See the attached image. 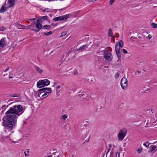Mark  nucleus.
I'll use <instances>...</instances> for the list:
<instances>
[{
    "instance_id": "3c124183",
    "label": "nucleus",
    "mask_w": 157,
    "mask_h": 157,
    "mask_svg": "<svg viewBox=\"0 0 157 157\" xmlns=\"http://www.w3.org/2000/svg\"><path fill=\"white\" fill-rule=\"evenodd\" d=\"M36 18H32L30 19V20H31V21H33V20H36Z\"/></svg>"
},
{
    "instance_id": "e2e57ef3",
    "label": "nucleus",
    "mask_w": 157,
    "mask_h": 157,
    "mask_svg": "<svg viewBox=\"0 0 157 157\" xmlns=\"http://www.w3.org/2000/svg\"><path fill=\"white\" fill-rule=\"evenodd\" d=\"M135 75H136V73H135Z\"/></svg>"
},
{
    "instance_id": "c9c22d12",
    "label": "nucleus",
    "mask_w": 157,
    "mask_h": 157,
    "mask_svg": "<svg viewBox=\"0 0 157 157\" xmlns=\"http://www.w3.org/2000/svg\"><path fill=\"white\" fill-rule=\"evenodd\" d=\"M65 60V59L64 58V56H63V57H62V59L60 60V62L61 63L63 62Z\"/></svg>"
},
{
    "instance_id": "393cba45",
    "label": "nucleus",
    "mask_w": 157,
    "mask_h": 157,
    "mask_svg": "<svg viewBox=\"0 0 157 157\" xmlns=\"http://www.w3.org/2000/svg\"><path fill=\"white\" fill-rule=\"evenodd\" d=\"M10 69V67H8L6 69L4 70V71L2 72L1 74H3L4 73L6 72Z\"/></svg>"
},
{
    "instance_id": "4468645a",
    "label": "nucleus",
    "mask_w": 157,
    "mask_h": 157,
    "mask_svg": "<svg viewBox=\"0 0 157 157\" xmlns=\"http://www.w3.org/2000/svg\"><path fill=\"white\" fill-rule=\"evenodd\" d=\"M45 89H46L45 90V93H51V88H44Z\"/></svg>"
},
{
    "instance_id": "1a4fd4ad",
    "label": "nucleus",
    "mask_w": 157,
    "mask_h": 157,
    "mask_svg": "<svg viewBox=\"0 0 157 157\" xmlns=\"http://www.w3.org/2000/svg\"><path fill=\"white\" fill-rule=\"evenodd\" d=\"M6 41V38L5 37L2 38L0 40V47L3 46Z\"/></svg>"
},
{
    "instance_id": "ddd939ff",
    "label": "nucleus",
    "mask_w": 157,
    "mask_h": 157,
    "mask_svg": "<svg viewBox=\"0 0 157 157\" xmlns=\"http://www.w3.org/2000/svg\"><path fill=\"white\" fill-rule=\"evenodd\" d=\"M35 27L37 29H39L42 28V25L40 23H36Z\"/></svg>"
},
{
    "instance_id": "473e14b6",
    "label": "nucleus",
    "mask_w": 157,
    "mask_h": 157,
    "mask_svg": "<svg viewBox=\"0 0 157 157\" xmlns=\"http://www.w3.org/2000/svg\"><path fill=\"white\" fill-rule=\"evenodd\" d=\"M46 89H45L44 88H42V89H40V90H38V91L39 92H42V91H43V92H44V91H45V90H46Z\"/></svg>"
},
{
    "instance_id": "de8ad7c7",
    "label": "nucleus",
    "mask_w": 157,
    "mask_h": 157,
    "mask_svg": "<svg viewBox=\"0 0 157 157\" xmlns=\"http://www.w3.org/2000/svg\"><path fill=\"white\" fill-rule=\"evenodd\" d=\"M152 37V36H151L150 35H149L148 36V39H150Z\"/></svg>"
},
{
    "instance_id": "5fc2aeb1",
    "label": "nucleus",
    "mask_w": 157,
    "mask_h": 157,
    "mask_svg": "<svg viewBox=\"0 0 157 157\" xmlns=\"http://www.w3.org/2000/svg\"><path fill=\"white\" fill-rule=\"evenodd\" d=\"M13 78V77H12L9 76V78L10 79L12 78Z\"/></svg>"
},
{
    "instance_id": "a19ab883",
    "label": "nucleus",
    "mask_w": 157,
    "mask_h": 157,
    "mask_svg": "<svg viewBox=\"0 0 157 157\" xmlns=\"http://www.w3.org/2000/svg\"><path fill=\"white\" fill-rule=\"evenodd\" d=\"M122 52L124 53H127V51L124 49H122Z\"/></svg>"
},
{
    "instance_id": "0e129e2a",
    "label": "nucleus",
    "mask_w": 157,
    "mask_h": 157,
    "mask_svg": "<svg viewBox=\"0 0 157 157\" xmlns=\"http://www.w3.org/2000/svg\"><path fill=\"white\" fill-rule=\"evenodd\" d=\"M59 157V155H58L57 157ZM54 157H55V156Z\"/></svg>"
},
{
    "instance_id": "f704fd0d",
    "label": "nucleus",
    "mask_w": 157,
    "mask_h": 157,
    "mask_svg": "<svg viewBox=\"0 0 157 157\" xmlns=\"http://www.w3.org/2000/svg\"><path fill=\"white\" fill-rule=\"evenodd\" d=\"M6 105H4L2 106L1 108L2 110H4L6 109Z\"/></svg>"
},
{
    "instance_id": "412c9836",
    "label": "nucleus",
    "mask_w": 157,
    "mask_h": 157,
    "mask_svg": "<svg viewBox=\"0 0 157 157\" xmlns=\"http://www.w3.org/2000/svg\"><path fill=\"white\" fill-rule=\"evenodd\" d=\"M151 26L153 28H157V24L154 23H152L151 24Z\"/></svg>"
},
{
    "instance_id": "0eeeda50",
    "label": "nucleus",
    "mask_w": 157,
    "mask_h": 157,
    "mask_svg": "<svg viewBox=\"0 0 157 157\" xmlns=\"http://www.w3.org/2000/svg\"><path fill=\"white\" fill-rule=\"evenodd\" d=\"M123 42L122 40H120L116 44L115 48L116 52L120 51V50L121 48H122L123 46Z\"/></svg>"
},
{
    "instance_id": "f03ea898",
    "label": "nucleus",
    "mask_w": 157,
    "mask_h": 157,
    "mask_svg": "<svg viewBox=\"0 0 157 157\" xmlns=\"http://www.w3.org/2000/svg\"><path fill=\"white\" fill-rule=\"evenodd\" d=\"M50 81L47 79L40 80L37 82V86L39 88H41L48 85L50 84Z\"/></svg>"
},
{
    "instance_id": "c85d7f7f",
    "label": "nucleus",
    "mask_w": 157,
    "mask_h": 157,
    "mask_svg": "<svg viewBox=\"0 0 157 157\" xmlns=\"http://www.w3.org/2000/svg\"><path fill=\"white\" fill-rule=\"evenodd\" d=\"M156 148V146L155 145H154L151 147V151H153L155 150Z\"/></svg>"
},
{
    "instance_id": "69168bd1",
    "label": "nucleus",
    "mask_w": 157,
    "mask_h": 157,
    "mask_svg": "<svg viewBox=\"0 0 157 157\" xmlns=\"http://www.w3.org/2000/svg\"><path fill=\"white\" fill-rule=\"evenodd\" d=\"M156 82L157 83V81Z\"/></svg>"
},
{
    "instance_id": "6ab92c4d",
    "label": "nucleus",
    "mask_w": 157,
    "mask_h": 157,
    "mask_svg": "<svg viewBox=\"0 0 157 157\" xmlns=\"http://www.w3.org/2000/svg\"><path fill=\"white\" fill-rule=\"evenodd\" d=\"M29 149H26L27 152L26 151L24 152L25 157H27L28 156H29V155L27 154V153H29Z\"/></svg>"
},
{
    "instance_id": "e433bc0d",
    "label": "nucleus",
    "mask_w": 157,
    "mask_h": 157,
    "mask_svg": "<svg viewBox=\"0 0 157 157\" xmlns=\"http://www.w3.org/2000/svg\"><path fill=\"white\" fill-rule=\"evenodd\" d=\"M49 9L48 8H46L44 10L42 9V11L44 12H48L49 11L48 10Z\"/></svg>"
},
{
    "instance_id": "680f3d73",
    "label": "nucleus",
    "mask_w": 157,
    "mask_h": 157,
    "mask_svg": "<svg viewBox=\"0 0 157 157\" xmlns=\"http://www.w3.org/2000/svg\"><path fill=\"white\" fill-rule=\"evenodd\" d=\"M80 94H78V96H80Z\"/></svg>"
},
{
    "instance_id": "7c9ffc66",
    "label": "nucleus",
    "mask_w": 157,
    "mask_h": 157,
    "mask_svg": "<svg viewBox=\"0 0 157 157\" xmlns=\"http://www.w3.org/2000/svg\"><path fill=\"white\" fill-rule=\"evenodd\" d=\"M111 147H112V146L111 144L109 145V148L108 151L106 153V157L107 156V153H108V152L109 151V150H110V149L111 148Z\"/></svg>"
},
{
    "instance_id": "c03bdc74",
    "label": "nucleus",
    "mask_w": 157,
    "mask_h": 157,
    "mask_svg": "<svg viewBox=\"0 0 157 157\" xmlns=\"http://www.w3.org/2000/svg\"><path fill=\"white\" fill-rule=\"evenodd\" d=\"M57 82H54V83L53 85V86L54 87V86H56L57 85Z\"/></svg>"
},
{
    "instance_id": "8fccbe9b",
    "label": "nucleus",
    "mask_w": 157,
    "mask_h": 157,
    "mask_svg": "<svg viewBox=\"0 0 157 157\" xmlns=\"http://www.w3.org/2000/svg\"><path fill=\"white\" fill-rule=\"evenodd\" d=\"M136 72L138 73L139 74H140L141 73V71H136Z\"/></svg>"
},
{
    "instance_id": "4d7b16f0",
    "label": "nucleus",
    "mask_w": 157,
    "mask_h": 157,
    "mask_svg": "<svg viewBox=\"0 0 157 157\" xmlns=\"http://www.w3.org/2000/svg\"><path fill=\"white\" fill-rule=\"evenodd\" d=\"M47 157H52V156L51 155H50L48 156Z\"/></svg>"
},
{
    "instance_id": "9d476101",
    "label": "nucleus",
    "mask_w": 157,
    "mask_h": 157,
    "mask_svg": "<svg viewBox=\"0 0 157 157\" xmlns=\"http://www.w3.org/2000/svg\"><path fill=\"white\" fill-rule=\"evenodd\" d=\"M8 3L9 5V7H13L14 5V0H8Z\"/></svg>"
},
{
    "instance_id": "f8f14e48",
    "label": "nucleus",
    "mask_w": 157,
    "mask_h": 157,
    "mask_svg": "<svg viewBox=\"0 0 157 157\" xmlns=\"http://www.w3.org/2000/svg\"><path fill=\"white\" fill-rule=\"evenodd\" d=\"M34 67L36 70L39 73H41L43 71L39 67L36 66H34Z\"/></svg>"
},
{
    "instance_id": "aec40b11",
    "label": "nucleus",
    "mask_w": 157,
    "mask_h": 157,
    "mask_svg": "<svg viewBox=\"0 0 157 157\" xmlns=\"http://www.w3.org/2000/svg\"><path fill=\"white\" fill-rule=\"evenodd\" d=\"M52 34V31H50L47 33H44V34L47 36H48L50 35H51Z\"/></svg>"
},
{
    "instance_id": "a18cd8bd",
    "label": "nucleus",
    "mask_w": 157,
    "mask_h": 157,
    "mask_svg": "<svg viewBox=\"0 0 157 157\" xmlns=\"http://www.w3.org/2000/svg\"><path fill=\"white\" fill-rule=\"evenodd\" d=\"M42 93V92H39L38 93V95H37V96L38 97H40V94H41V93Z\"/></svg>"
},
{
    "instance_id": "dca6fc26",
    "label": "nucleus",
    "mask_w": 157,
    "mask_h": 157,
    "mask_svg": "<svg viewBox=\"0 0 157 157\" xmlns=\"http://www.w3.org/2000/svg\"><path fill=\"white\" fill-rule=\"evenodd\" d=\"M116 52V53L117 55V57L118 58V59L120 60L121 56L120 51Z\"/></svg>"
},
{
    "instance_id": "6e6552de",
    "label": "nucleus",
    "mask_w": 157,
    "mask_h": 157,
    "mask_svg": "<svg viewBox=\"0 0 157 157\" xmlns=\"http://www.w3.org/2000/svg\"><path fill=\"white\" fill-rule=\"evenodd\" d=\"M88 45L89 44H87L83 45L81 46L79 48L76 49V51L79 52H82L87 48H88Z\"/></svg>"
},
{
    "instance_id": "2eb2a0df",
    "label": "nucleus",
    "mask_w": 157,
    "mask_h": 157,
    "mask_svg": "<svg viewBox=\"0 0 157 157\" xmlns=\"http://www.w3.org/2000/svg\"><path fill=\"white\" fill-rule=\"evenodd\" d=\"M29 26H27V27H28ZM26 26H24L23 25H21L20 24L17 25V27H18V29H25V27H26Z\"/></svg>"
},
{
    "instance_id": "39448f33",
    "label": "nucleus",
    "mask_w": 157,
    "mask_h": 157,
    "mask_svg": "<svg viewBox=\"0 0 157 157\" xmlns=\"http://www.w3.org/2000/svg\"><path fill=\"white\" fill-rule=\"evenodd\" d=\"M121 85L122 88L124 90H126L128 86V80L127 78L124 77L121 79Z\"/></svg>"
},
{
    "instance_id": "423d86ee",
    "label": "nucleus",
    "mask_w": 157,
    "mask_h": 157,
    "mask_svg": "<svg viewBox=\"0 0 157 157\" xmlns=\"http://www.w3.org/2000/svg\"><path fill=\"white\" fill-rule=\"evenodd\" d=\"M104 58L107 61H111L113 59V56L111 53H109L107 51L104 52Z\"/></svg>"
},
{
    "instance_id": "2f4dec72",
    "label": "nucleus",
    "mask_w": 157,
    "mask_h": 157,
    "mask_svg": "<svg viewBox=\"0 0 157 157\" xmlns=\"http://www.w3.org/2000/svg\"><path fill=\"white\" fill-rule=\"evenodd\" d=\"M42 18L44 19L47 20L48 19V17L47 16H44L42 17Z\"/></svg>"
},
{
    "instance_id": "cd10ccee",
    "label": "nucleus",
    "mask_w": 157,
    "mask_h": 157,
    "mask_svg": "<svg viewBox=\"0 0 157 157\" xmlns=\"http://www.w3.org/2000/svg\"><path fill=\"white\" fill-rule=\"evenodd\" d=\"M142 150V149L141 148H139L137 150V151L138 153H140Z\"/></svg>"
},
{
    "instance_id": "79ce46f5",
    "label": "nucleus",
    "mask_w": 157,
    "mask_h": 157,
    "mask_svg": "<svg viewBox=\"0 0 157 157\" xmlns=\"http://www.w3.org/2000/svg\"><path fill=\"white\" fill-rule=\"evenodd\" d=\"M3 75V77H5L6 76H7L8 75V74L6 73H4L3 74H2Z\"/></svg>"
},
{
    "instance_id": "f257e3e1",
    "label": "nucleus",
    "mask_w": 157,
    "mask_h": 157,
    "mask_svg": "<svg viewBox=\"0 0 157 157\" xmlns=\"http://www.w3.org/2000/svg\"><path fill=\"white\" fill-rule=\"evenodd\" d=\"M25 109V108L21 105H15L10 107L5 113V116L2 118V125L5 127V132L7 137L14 132H11V131L16 126L17 118L24 113Z\"/></svg>"
},
{
    "instance_id": "b1692460",
    "label": "nucleus",
    "mask_w": 157,
    "mask_h": 157,
    "mask_svg": "<svg viewBox=\"0 0 157 157\" xmlns=\"http://www.w3.org/2000/svg\"><path fill=\"white\" fill-rule=\"evenodd\" d=\"M61 117L63 120H65L67 117V115L66 114L63 115Z\"/></svg>"
},
{
    "instance_id": "72a5a7b5",
    "label": "nucleus",
    "mask_w": 157,
    "mask_h": 157,
    "mask_svg": "<svg viewBox=\"0 0 157 157\" xmlns=\"http://www.w3.org/2000/svg\"><path fill=\"white\" fill-rule=\"evenodd\" d=\"M114 2V0H110L109 1V4L110 5H112Z\"/></svg>"
},
{
    "instance_id": "7ed1b4c3",
    "label": "nucleus",
    "mask_w": 157,
    "mask_h": 157,
    "mask_svg": "<svg viewBox=\"0 0 157 157\" xmlns=\"http://www.w3.org/2000/svg\"><path fill=\"white\" fill-rule=\"evenodd\" d=\"M127 133V130L126 128L121 129L118 135V138L120 141H122L124 138Z\"/></svg>"
},
{
    "instance_id": "a211bd4d",
    "label": "nucleus",
    "mask_w": 157,
    "mask_h": 157,
    "mask_svg": "<svg viewBox=\"0 0 157 157\" xmlns=\"http://www.w3.org/2000/svg\"><path fill=\"white\" fill-rule=\"evenodd\" d=\"M50 26L49 25H44L42 27V29H50Z\"/></svg>"
},
{
    "instance_id": "13d9d810",
    "label": "nucleus",
    "mask_w": 157,
    "mask_h": 157,
    "mask_svg": "<svg viewBox=\"0 0 157 157\" xmlns=\"http://www.w3.org/2000/svg\"><path fill=\"white\" fill-rule=\"evenodd\" d=\"M56 152H56H54L53 153V154H54V155H55V153Z\"/></svg>"
},
{
    "instance_id": "4c0bfd02",
    "label": "nucleus",
    "mask_w": 157,
    "mask_h": 157,
    "mask_svg": "<svg viewBox=\"0 0 157 157\" xmlns=\"http://www.w3.org/2000/svg\"><path fill=\"white\" fill-rule=\"evenodd\" d=\"M73 73L74 75H77L78 74V71L76 70H74L73 72Z\"/></svg>"
},
{
    "instance_id": "f3484780",
    "label": "nucleus",
    "mask_w": 157,
    "mask_h": 157,
    "mask_svg": "<svg viewBox=\"0 0 157 157\" xmlns=\"http://www.w3.org/2000/svg\"><path fill=\"white\" fill-rule=\"evenodd\" d=\"M108 35L109 36L111 37H112L113 36L112 31L111 29H109Z\"/></svg>"
},
{
    "instance_id": "09e8293b",
    "label": "nucleus",
    "mask_w": 157,
    "mask_h": 157,
    "mask_svg": "<svg viewBox=\"0 0 157 157\" xmlns=\"http://www.w3.org/2000/svg\"><path fill=\"white\" fill-rule=\"evenodd\" d=\"M81 96L82 97H83V98H85V97H86V96H85V95H84V94H82V95Z\"/></svg>"
},
{
    "instance_id": "49530a36",
    "label": "nucleus",
    "mask_w": 157,
    "mask_h": 157,
    "mask_svg": "<svg viewBox=\"0 0 157 157\" xmlns=\"http://www.w3.org/2000/svg\"><path fill=\"white\" fill-rule=\"evenodd\" d=\"M60 86H58L56 87V90H57L58 89L60 88Z\"/></svg>"
},
{
    "instance_id": "58836bf2",
    "label": "nucleus",
    "mask_w": 157,
    "mask_h": 157,
    "mask_svg": "<svg viewBox=\"0 0 157 157\" xmlns=\"http://www.w3.org/2000/svg\"><path fill=\"white\" fill-rule=\"evenodd\" d=\"M120 153L117 152L116 153V157H120Z\"/></svg>"
},
{
    "instance_id": "9b49d317",
    "label": "nucleus",
    "mask_w": 157,
    "mask_h": 157,
    "mask_svg": "<svg viewBox=\"0 0 157 157\" xmlns=\"http://www.w3.org/2000/svg\"><path fill=\"white\" fill-rule=\"evenodd\" d=\"M7 10V8H5V5L3 4L2 6V7L0 9V13H3Z\"/></svg>"
},
{
    "instance_id": "c756f323",
    "label": "nucleus",
    "mask_w": 157,
    "mask_h": 157,
    "mask_svg": "<svg viewBox=\"0 0 157 157\" xmlns=\"http://www.w3.org/2000/svg\"><path fill=\"white\" fill-rule=\"evenodd\" d=\"M120 75V74L118 72L115 75V77L116 78H119Z\"/></svg>"
},
{
    "instance_id": "864d4df0",
    "label": "nucleus",
    "mask_w": 157,
    "mask_h": 157,
    "mask_svg": "<svg viewBox=\"0 0 157 157\" xmlns=\"http://www.w3.org/2000/svg\"><path fill=\"white\" fill-rule=\"evenodd\" d=\"M71 51H70V50L68 52V55H69V54H70V53H71Z\"/></svg>"
},
{
    "instance_id": "6e6d98bb",
    "label": "nucleus",
    "mask_w": 157,
    "mask_h": 157,
    "mask_svg": "<svg viewBox=\"0 0 157 157\" xmlns=\"http://www.w3.org/2000/svg\"><path fill=\"white\" fill-rule=\"evenodd\" d=\"M65 9H66V8H63L62 9H60L59 10H63Z\"/></svg>"
},
{
    "instance_id": "603ef678",
    "label": "nucleus",
    "mask_w": 157,
    "mask_h": 157,
    "mask_svg": "<svg viewBox=\"0 0 157 157\" xmlns=\"http://www.w3.org/2000/svg\"><path fill=\"white\" fill-rule=\"evenodd\" d=\"M36 32H38L39 31V30H37L36 29H34V30H33Z\"/></svg>"
},
{
    "instance_id": "ea45409f",
    "label": "nucleus",
    "mask_w": 157,
    "mask_h": 157,
    "mask_svg": "<svg viewBox=\"0 0 157 157\" xmlns=\"http://www.w3.org/2000/svg\"><path fill=\"white\" fill-rule=\"evenodd\" d=\"M41 21V19H38L37 20V22L36 23H40V22Z\"/></svg>"
},
{
    "instance_id": "a878e982",
    "label": "nucleus",
    "mask_w": 157,
    "mask_h": 157,
    "mask_svg": "<svg viewBox=\"0 0 157 157\" xmlns=\"http://www.w3.org/2000/svg\"><path fill=\"white\" fill-rule=\"evenodd\" d=\"M149 143L148 142H146L145 143L143 144V145L145 146L146 147H147L149 146Z\"/></svg>"
},
{
    "instance_id": "bf43d9fd",
    "label": "nucleus",
    "mask_w": 157,
    "mask_h": 157,
    "mask_svg": "<svg viewBox=\"0 0 157 157\" xmlns=\"http://www.w3.org/2000/svg\"><path fill=\"white\" fill-rule=\"evenodd\" d=\"M56 150V149H53V150L54 151H55Z\"/></svg>"
},
{
    "instance_id": "20e7f679",
    "label": "nucleus",
    "mask_w": 157,
    "mask_h": 157,
    "mask_svg": "<svg viewBox=\"0 0 157 157\" xmlns=\"http://www.w3.org/2000/svg\"><path fill=\"white\" fill-rule=\"evenodd\" d=\"M69 15V14H67L64 15L59 16L58 17H55L53 18V20L55 21H66Z\"/></svg>"
},
{
    "instance_id": "4be33fe9",
    "label": "nucleus",
    "mask_w": 157,
    "mask_h": 157,
    "mask_svg": "<svg viewBox=\"0 0 157 157\" xmlns=\"http://www.w3.org/2000/svg\"><path fill=\"white\" fill-rule=\"evenodd\" d=\"M61 91H62L61 90H56V95H57V97H59L60 95L59 93L61 92Z\"/></svg>"
},
{
    "instance_id": "37998d69",
    "label": "nucleus",
    "mask_w": 157,
    "mask_h": 157,
    "mask_svg": "<svg viewBox=\"0 0 157 157\" xmlns=\"http://www.w3.org/2000/svg\"><path fill=\"white\" fill-rule=\"evenodd\" d=\"M48 94L47 93H44L42 96V97H44V96H47V95H48Z\"/></svg>"
},
{
    "instance_id": "5701e85b",
    "label": "nucleus",
    "mask_w": 157,
    "mask_h": 157,
    "mask_svg": "<svg viewBox=\"0 0 157 157\" xmlns=\"http://www.w3.org/2000/svg\"><path fill=\"white\" fill-rule=\"evenodd\" d=\"M67 34V32H62L61 33L60 37H63L66 35Z\"/></svg>"
},
{
    "instance_id": "052dcab7",
    "label": "nucleus",
    "mask_w": 157,
    "mask_h": 157,
    "mask_svg": "<svg viewBox=\"0 0 157 157\" xmlns=\"http://www.w3.org/2000/svg\"><path fill=\"white\" fill-rule=\"evenodd\" d=\"M71 92H70L69 93V94H71Z\"/></svg>"
},
{
    "instance_id": "bb28decb",
    "label": "nucleus",
    "mask_w": 157,
    "mask_h": 157,
    "mask_svg": "<svg viewBox=\"0 0 157 157\" xmlns=\"http://www.w3.org/2000/svg\"><path fill=\"white\" fill-rule=\"evenodd\" d=\"M9 96H10L13 97H18L19 96V95L18 94H12L10 95Z\"/></svg>"
}]
</instances>
